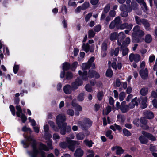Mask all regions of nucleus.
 Returning <instances> with one entry per match:
<instances>
[{
    "label": "nucleus",
    "mask_w": 157,
    "mask_h": 157,
    "mask_svg": "<svg viewBox=\"0 0 157 157\" xmlns=\"http://www.w3.org/2000/svg\"><path fill=\"white\" fill-rule=\"evenodd\" d=\"M26 140L25 141H22V144H23L24 148L28 147L30 144H32V147L33 149L32 152H28V153L31 156V157H36L37 155L39 152L37 149L36 147V142L35 140L31 137H25Z\"/></svg>",
    "instance_id": "obj_1"
},
{
    "label": "nucleus",
    "mask_w": 157,
    "mask_h": 157,
    "mask_svg": "<svg viewBox=\"0 0 157 157\" xmlns=\"http://www.w3.org/2000/svg\"><path fill=\"white\" fill-rule=\"evenodd\" d=\"M66 139L67 143L65 142H62L59 144L60 147L62 148L65 149L68 147L71 151H73L75 148V146L80 144L79 141L70 140L68 137H66Z\"/></svg>",
    "instance_id": "obj_2"
},
{
    "label": "nucleus",
    "mask_w": 157,
    "mask_h": 157,
    "mask_svg": "<svg viewBox=\"0 0 157 157\" xmlns=\"http://www.w3.org/2000/svg\"><path fill=\"white\" fill-rule=\"evenodd\" d=\"M78 73L80 76H82L83 79L86 81L88 79V77L91 78L94 77L96 78H98L100 77V75L98 73L90 70L88 74L87 71H85L82 73L80 70L79 71Z\"/></svg>",
    "instance_id": "obj_3"
},
{
    "label": "nucleus",
    "mask_w": 157,
    "mask_h": 157,
    "mask_svg": "<svg viewBox=\"0 0 157 157\" xmlns=\"http://www.w3.org/2000/svg\"><path fill=\"white\" fill-rule=\"evenodd\" d=\"M66 118L64 114H61L56 117V122L59 128H62L67 126V123L65 122Z\"/></svg>",
    "instance_id": "obj_4"
},
{
    "label": "nucleus",
    "mask_w": 157,
    "mask_h": 157,
    "mask_svg": "<svg viewBox=\"0 0 157 157\" xmlns=\"http://www.w3.org/2000/svg\"><path fill=\"white\" fill-rule=\"evenodd\" d=\"M78 124L82 129H86L91 126L92 122L89 119L86 118L78 121Z\"/></svg>",
    "instance_id": "obj_5"
},
{
    "label": "nucleus",
    "mask_w": 157,
    "mask_h": 157,
    "mask_svg": "<svg viewBox=\"0 0 157 157\" xmlns=\"http://www.w3.org/2000/svg\"><path fill=\"white\" fill-rule=\"evenodd\" d=\"M94 60L93 57H92L88 61L87 63H82V69L83 70H85L92 67L93 68L95 67V64L93 63Z\"/></svg>",
    "instance_id": "obj_6"
},
{
    "label": "nucleus",
    "mask_w": 157,
    "mask_h": 157,
    "mask_svg": "<svg viewBox=\"0 0 157 157\" xmlns=\"http://www.w3.org/2000/svg\"><path fill=\"white\" fill-rule=\"evenodd\" d=\"M17 111L16 113L18 117H20L22 122L24 123L27 119V117L25 115L22 113V110L21 107L19 105H17L16 107Z\"/></svg>",
    "instance_id": "obj_7"
},
{
    "label": "nucleus",
    "mask_w": 157,
    "mask_h": 157,
    "mask_svg": "<svg viewBox=\"0 0 157 157\" xmlns=\"http://www.w3.org/2000/svg\"><path fill=\"white\" fill-rule=\"evenodd\" d=\"M83 83L82 81L80 79V77H78L75 81L71 83V86L73 90L77 89L79 86Z\"/></svg>",
    "instance_id": "obj_8"
},
{
    "label": "nucleus",
    "mask_w": 157,
    "mask_h": 157,
    "mask_svg": "<svg viewBox=\"0 0 157 157\" xmlns=\"http://www.w3.org/2000/svg\"><path fill=\"white\" fill-rule=\"evenodd\" d=\"M52 144V141L51 140H49L47 142V144L48 146V147L46 145L41 144L40 145V148L45 151H48L49 150V149H53V147Z\"/></svg>",
    "instance_id": "obj_9"
},
{
    "label": "nucleus",
    "mask_w": 157,
    "mask_h": 157,
    "mask_svg": "<svg viewBox=\"0 0 157 157\" xmlns=\"http://www.w3.org/2000/svg\"><path fill=\"white\" fill-rule=\"evenodd\" d=\"M140 102V99L137 97H135L132 100L131 102L129 103L128 107L130 109H133L135 105H138Z\"/></svg>",
    "instance_id": "obj_10"
},
{
    "label": "nucleus",
    "mask_w": 157,
    "mask_h": 157,
    "mask_svg": "<svg viewBox=\"0 0 157 157\" xmlns=\"http://www.w3.org/2000/svg\"><path fill=\"white\" fill-rule=\"evenodd\" d=\"M129 59L131 62L134 61L136 62H137L140 60V56L138 54H134L132 53L129 55Z\"/></svg>",
    "instance_id": "obj_11"
},
{
    "label": "nucleus",
    "mask_w": 157,
    "mask_h": 157,
    "mask_svg": "<svg viewBox=\"0 0 157 157\" xmlns=\"http://www.w3.org/2000/svg\"><path fill=\"white\" fill-rule=\"evenodd\" d=\"M111 149L113 151L116 150V153L117 155H121L123 154L124 151L121 147L118 146H113L111 148Z\"/></svg>",
    "instance_id": "obj_12"
},
{
    "label": "nucleus",
    "mask_w": 157,
    "mask_h": 157,
    "mask_svg": "<svg viewBox=\"0 0 157 157\" xmlns=\"http://www.w3.org/2000/svg\"><path fill=\"white\" fill-rule=\"evenodd\" d=\"M127 7L126 5L122 4L120 7V9L122 12L121 15L122 17H125L128 15V13L126 12Z\"/></svg>",
    "instance_id": "obj_13"
},
{
    "label": "nucleus",
    "mask_w": 157,
    "mask_h": 157,
    "mask_svg": "<svg viewBox=\"0 0 157 157\" xmlns=\"http://www.w3.org/2000/svg\"><path fill=\"white\" fill-rule=\"evenodd\" d=\"M125 37V35L123 32H120L117 36V44L119 46H120L122 48L121 44V41Z\"/></svg>",
    "instance_id": "obj_14"
},
{
    "label": "nucleus",
    "mask_w": 157,
    "mask_h": 157,
    "mask_svg": "<svg viewBox=\"0 0 157 157\" xmlns=\"http://www.w3.org/2000/svg\"><path fill=\"white\" fill-rule=\"evenodd\" d=\"M126 102L125 101H123L121 104L120 109L123 113H125L128 111L129 110V108L128 106L126 105Z\"/></svg>",
    "instance_id": "obj_15"
},
{
    "label": "nucleus",
    "mask_w": 157,
    "mask_h": 157,
    "mask_svg": "<svg viewBox=\"0 0 157 157\" xmlns=\"http://www.w3.org/2000/svg\"><path fill=\"white\" fill-rule=\"evenodd\" d=\"M63 90L64 92L66 94H70L72 90H73L72 89V86L69 85H65L63 88Z\"/></svg>",
    "instance_id": "obj_16"
},
{
    "label": "nucleus",
    "mask_w": 157,
    "mask_h": 157,
    "mask_svg": "<svg viewBox=\"0 0 157 157\" xmlns=\"http://www.w3.org/2000/svg\"><path fill=\"white\" fill-rule=\"evenodd\" d=\"M140 143L143 144H146L148 141V140L145 134H142L139 138Z\"/></svg>",
    "instance_id": "obj_17"
},
{
    "label": "nucleus",
    "mask_w": 157,
    "mask_h": 157,
    "mask_svg": "<svg viewBox=\"0 0 157 157\" xmlns=\"http://www.w3.org/2000/svg\"><path fill=\"white\" fill-rule=\"evenodd\" d=\"M148 71L147 68L144 70H140V74L141 78L143 79H146L148 77Z\"/></svg>",
    "instance_id": "obj_18"
},
{
    "label": "nucleus",
    "mask_w": 157,
    "mask_h": 157,
    "mask_svg": "<svg viewBox=\"0 0 157 157\" xmlns=\"http://www.w3.org/2000/svg\"><path fill=\"white\" fill-rule=\"evenodd\" d=\"M141 133L142 134H145L148 139L152 141H154L156 140L155 137L151 134L144 131L142 132Z\"/></svg>",
    "instance_id": "obj_19"
},
{
    "label": "nucleus",
    "mask_w": 157,
    "mask_h": 157,
    "mask_svg": "<svg viewBox=\"0 0 157 157\" xmlns=\"http://www.w3.org/2000/svg\"><path fill=\"white\" fill-rule=\"evenodd\" d=\"M83 154V151L81 148H78L76 149L74 154V156L75 157H82Z\"/></svg>",
    "instance_id": "obj_20"
},
{
    "label": "nucleus",
    "mask_w": 157,
    "mask_h": 157,
    "mask_svg": "<svg viewBox=\"0 0 157 157\" xmlns=\"http://www.w3.org/2000/svg\"><path fill=\"white\" fill-rule=\"evenodd\" d=\"M147 98L146 97H143L142 99L141 107L143 109L145 108L147 106Z\"/></svg>",
    "instance_id": "obj_21"
},
{
    "label": "nucleus",
    "mask_w": 157,
    "mask_h": 157,
    "mask_svg": "<svg viewBox=\"0 0 157 157\" xmlns=\"http://www.w3.org/2000/svg\"><path fill=\"white\" fill-rule=\"evenodd\" d=\"M85 135L82 132L78 133L76 135V139L79 140H83L85 138Z\"/></svg>",
    "instance_id": "obj_22"
},
{
    "label": "nucleus",
    "mask_w": 157,
    "mask_h": 157,
    "mask_svg": "<svg viewBox=\"0 0 157 157\" xmlns=\"http://www.w3.org/2000/svg\"><path fill=\"white\" fill-rule=\"evenodd\" d=\"M144 113V115L148 119H151L154 117V115L152 112L151 111H147L145 112Z\"/></svg>",
    "instance_id": "obj_23"
},
{
    "label": "nucleus",
    "mask_w": 157,
    "mask_h": 157,
    "mask_svg": "<svg viewBox=\"0 0 157 157\" xmlns=\"http://www.w3.org/2000/svg\"><path fill=\"white\" fill-rule=\"evenodd\" d=\"M119 48H117L114 50H112L111 51L110 55L111 56L114 55L115 56H117L119 53Z\"/></svg>",
    "instance_id": "obj_24"
},
{
    "label": "nucleus",
    "mask_w": 157,
    "mask_h": 157,
    "mask_svg": "<svg viewBox=\"0 0 157 157\" xmlns=\"http://www.w3.org/2000/svg\"><path fill=\"white\" fill-rule=\"evenodd\" d=\"M138 5L135 1H132L131 2V7L132 9L134 10L136 13L138 9Z\"/></svg>",
    "instance_id": "obj_25"
},
{
    "label": "nucleus",
    "mask_w": 157,
    "mask_h": 157,
    "mask_svg": "<svg viewBox=\"0 0 157 157\" xmlns=\"http://www.w3.org/2000/svg\"><path fill=\"white\" fill-rule=\"evenodd\" d=\"M110 128L111 129L114 131H116V130L121 131V128L120 126L118 125H117L116 124H114L113 125L110 126Z\"/></svg>",
    "instance_id": "obj_26"
},
{
    "label": "nucleus",
    "mask_w": 157,
    "mask_h": 157,
    "mask_svg": "<svg viewBox=\"0 0 157 157\" xmlns=\"http://www.w3.org/2000/svg\"><path fill=\"white\" fill-rule=\"evenodd\" d=\"M143 24L144 25L145 29L147 30H149L151 29L150 24L147 20L145 19L144 21H143Z\"/></svg>",
    "instance_id": "obj_27"
},
{
    "label": "nucleus",
    "mask_w": 157,
    "mask_h": 157,
    "mask_svg": "<svg viewBox=\"0 0 157 157\" xmlns=\"http://www.w3.org/2000/svg\"><path fill=\"white\" fill-rule=\"evenodd\" d=\"M135 18L136 23L140 25L142 24H143V21H144L145 20V19H140L137 16H135Z\"/></svg>",
    "instance_id": "obj_28"
},
{
    "label": "nucleus",
    "mask_w": 157,
    "mask_h": 157,
    "mask_svg": "<svg viewBox=\"0 0 157 157\" xmlns=\"http://www.w3.org/2000/svg\"><path fill=\"white\" fill-rule=\"evenodd\" d=\"M101 48L102 52L106 51L107 49V42L106 41H104L102 44Z\"/></svg>",
    "instance_id": "obj_29"
},
{
    "label": "nucleus",
    "mask_w": 157,
    "mask_h": 157,
    "mask_svg": "<svg viewBox=\"0 0 157 157\" xmlns=\"http://www.w3.org/2000/svg\"><path fill=\"white\" fill-rule=\"evenodd\" d=\"M130 39L129 37H127L126 38L125 41H124L122 42V48H123V46H126L128 45V44H130Z\"/></svg>",
    "instance_id": "obj_30"
},
{
    "label": "nucleus",
    "mask_w": 157,
    "mask_h": 157,
    "mask_svg": "<svg viewBox=\"0 0 157 157\" xmlns=\"http://www.w3.org/2000/svg\"><path fill=\"white\" fill-rule=\"evenodd\" d=\"M148 91V89L146 88H143L140 90V94L143 96L146 95Z\"/></svg>",
    "instance_id": "obj_31"
},
{
    "label": "nucleus",
    "mask_w": 157,
    "mask_h": 157,
    "mask_svg": "<svg viewBox=\"0 0 157 157\" xmlns=\"http://www.w3.org/2000/svg\"><path fill=\"white\" fill-rule=\"evenodd\" d=\"M89 45L88 43L86 44H84L82 46V48L84 51L87 53L89 50Z\"/></svg>",
    "instance_id": "obj_32"
},
{
    "label": "nucleus",
    "mask_w": 157,
    "mask_h": 157,
    "mask_svg": "<svg viewBox=\"0 0 157 157\" xmlns=\"http://www.w3.org/2000/svg\"><path fill=\"white\" fill-rule=\"evenodd\" d=\"M113 75V72L111 69H108L107 70L106 73V76L109 77H112Z\"/></svg>",
    "instance_id": "obj_33"
},
{
    "label": "nucleus",
    "mask_w": 157,
    "mask_h": 157,
    "mask_svg": "<svg viewBox=\"0 0 157 157\" xmlns=\"http://www.w3.org/2000/svg\"><path fill=\"white\" fill-rule=\"evenodd\" d=\"M70 68V64L67 62L64 63L63 64L62 69L63 71H66Z\"/></svg>",
    "instance_id": "obj_34"
},
{
    "label": "nucleus",
    "mask_w": 157,
    "mask_h": 157,
    "mask_svg": "<svg viewBox=\"0 0 157 157\" xmlns=\"http://www.w3.org/2000/svg\"><path fill=\"white\" fill-rule=\"evenodd\" d=\"M117 36V33L114 32L112 33L110 35V39L112 41H115L116 39Z\"/></svg>",
    "instance_id": "obj_35"
},
{
    "label": "nucleus",
    "mask_w": 157,
    "mask_h": 157,
    "mask_svg": "<svg viewBox=\"0 0 157 157\" xmlns=\"http://www.w3.org/2000/svg\"><path fill=\"white\" fill-rule=\"evenodd\" d=\"M111 108L109 106H107L106 109L103 111V115H107L111 111Z\"/></svg>",
    "instance_id": "obj_36"
},
{
    "label": "nucleus",
    "mask_w": 157,
    "mask_h": 157,
    "mask_svg": "<svg viewBox=\"0 0 157 157\" xmlns=\"http://www.w3.org/2000/svg\"><path fill=\"white\" fill-rule=\"evenodd\" d=\"M84 143L86 145L90 147L92 146L93 143L91 140H89L87 139H86L84 141Z\"/></svg>",
    "instance_id": "obj_37"
},
{
    "label": "nucleus",
    "mask_w": 157,
    "mask_h": 157,
    "mask_svg": "<svg viewBox=\"0 0 157 157\" xmlns=\"http://www.w3.org/2000/svg\"><path fill=\"white\" fill-rule=\"evenodd\" d=\"M152 40V38L150 35L148 34L146 35L145 39V41L147 43H150Z\"/></svg>",
    "instance_id": "obj_38"
},
{
    "label": "nucleus",
    "mask_w": 157,
    "mask_h": 157,
    "mask_svg": "<svg viewBox=\"0 0 157 157\" xmlns=\"http://www.w3.org/2000/svg\"><path fill=\"white\" fill-rule=\"evenodd\" d=\"M89 6V2H86L84 3L81 6L82 10H84L86 9Z\"/></svg>",
    "instance_id": "obj_39"
},
{
    "label": "nucleus",
    "mask_w": 157,
    "mask_h": 157,
    "mask_svg": "<svg viewBox=\"0 0 157 157\" xmlns=\"http://www.w3.org/2000/svg\"><path fill=\"white\" fill-rule=\"evenodd\" d=\"M88 155L87 157H94V151L92 150H89L87 151Z\"/></svg>",
    "instance_id": "obj_40"
},
{
    "label": "nucleus",
    "mask_w": 157,
    "mask_h": 157,
    "mask_svg": "<svg viewBox=\"0 0 157 157\" xmlns=\"http://www.w3.org/2000/svg\"><path fill=\"white\" fill-rule=\"evenodd\" d=\"M123 132L124 134L126 136H130L131 135L130 132L125 128L123 129Z\"/></svg>",
    "instance_id": "obj_41"
},
{
    "label": "nucleus",
    "mask_w": 157,
    "mask_h": 157,
    "mask_svg": "<svg viewBox=\"0 0 157 157\" xmlns=\"http://www.w3.org/2000/svg\"><path fill=\"white\" fill-rule=\"evenodd\" d=\"M133 122L134 124L137 127L139 126L140 124V120L138 118H135L133 121Z\"/></svg>",
    "instance_id": "obj_42"
},
{
    "label": "nucleus",
    "mask_w": 157,
    "mask_h": 157,
    "mask_svg": "<svg viewBox=\"0 0 157 157\" xmlns=\"http://www.w3.org/2000/svg\"><path fill=\"white\" fill-rule=\"evenodd\" d=\"M125 97V93L124 92H121L119 95V99L120 101L123 100Z\"/></svg>",
    "instance_id": "obj_43"
},
{
    "label": "nucleus",
    "mask_w": 157,
    "mask_h": 157,
    "mask_svg": "<svg viewBox=\"0 0 157 157\" xmlns=\"http://www.w3.org/2000/svg\"><path fill=\"white\" fill-rule=\"evenodd\" d=\"M112 131L110 130H109L106 132V136L108 137L110 139H112L113 138V136L112 135L111 133Z\"/></svg>",
    "instance_id": "obj_44"
},
{
    "label": "nucleus",
    "mask_w": 157,
    "mask_h": 157,
    "mask_svg": "<svg viewBox=\"0 0 157 157\" xmlns=\"http://www.w3.org/2000/svg\"><path fill=\"white\" fill-rule=\"evenodd\" d=\"M84 94L83 93H80L78 96L77 99L79 101H83L84 99Z\"/></svg>",
    "instance_id": "obj_45"
},
{
    "label": "nucleus",
    "mask_w": 157,
    "mask_h": 157,
    "mask_svg": "<svg viewBox=\"0 0 157 157\" xmlns=\"http://www.w3.org/2000/svg\"><path fill=\"white\" fill-rule=\"evenodd\" d=\"M67 113L69 115L72 116L74 115V112L72 109H70L67 110Z\"/></svg>",
    "instance_id": "obj_46"
},
{
    "label": "nucleus",
    "mask_w": 157,
    "mask_h": 157,
    "mask_svg": "<svg viewBox=\"0 0 157 157\" xmlns=\"http://www.w3.org/2000/svg\"><path fill=\"white\" fill-rule=\"evenodd\" d=\"M109 67H112L113 69L115 70H117V67L116 63L115 62H113L112 63H111V62L109 63Z\"/></svg>",
    "instance_id": "obj_47"
},
{
    "label": "nucleus",
    "mask_w": 157,
    "mask_h": 157,
    "mask_svg": "<svg viewBox=\"0 0 157 157\" xmlns=\"http://www.w3.org/2000/svg\"><path fill=\"white\" fill-rule=\"evenodd\" d=\"M66 76L67 79H70L72 78L73 75L71 72H68L66 74Z\"/></svg>",
    "instance_id": "obj_48"
},
{
    "label": "nucleus",
    "mask_w": 157,
    "mask_h": 157,
    "mask_svg": "<svg viewBox=\"0 0 157 157\" xmlns=\"http://www.w3.org/2000/svg\"><path fill=\"white\" fill-rule=\"evenodd\" d=\"M110 7V4H107L106 6L105 7L104 10V12L105 13H107L109 11V10Z\"/></svg>",
    "instance_id": "obj_49"
},
{
    "label": "nucleus",
    "mask_w": 157,
    "mask_h": 157,
    "mask_svg": "<svg viewBox=\"0 0 157 157\" xmlns=\"http://www.w3.org/2000/svg\"><path fill=\"white\" fill-rule=\"evenodd\" d=\"M95 35V33L93 30H90L88 31V36L90 37H93Z\"/></svg>",
    "instance_id": "obj_50"
},
{
    "label": "nucleus",
    "mask_w": 157,
    "mask_h": 157,
    "mask_svg": "<svg viewBox=\"0 0 157 157\" xmlns=\"http://www.w3.org/2000/svg\"><path fill=\"white\" fill-rule=\"evenodd\" d=\"M78 64V63L77 62H74L72 64L71 68L72 70H74L76 68V67Z\"/></svg>",
    "instance_id": "obj_51"
},
{
    "label": "nucleus",
    "mask_w": 157,
    "mask_h": 157,
    "mask_svg": "<svg viewBox=\"0 0 157 157\" xmlns=\"http://www.w3.org/2000/svg\"><path fill=\"white\" fill-rule=\"evenodd\" d=\"M128 49L127 48H125L122 49V54L124 56L128 54Z\"/></svg>",
    "instance_id": "obj_52"
},
{
    "label": "nucleus",
    "mask_w": 157,
    "mask_h": 157,
    "mask_svg": "<svg viewBox=\"0 0 157 157\" xmlns=\"http://www.w3.org/2000/svg\"><path fill=\"white\" fill-rule=\"evenodd\" d=\"M19 69V66L17 65H15L14 66L13 70V72L15 74H16Z\"/></svg>",
    "instance_id": "obj_53"
},
{
    "label": "nucleus",
    "mask_w": 157,
    "mask_h": 157,
    "mask_svg": "<svg viewBox=\"0 0 157 157\" xmlns=\"http://www.w3.org/2000/svg\"><path fill=\"white\" fill-rule=\"evenodd\" d=\"M140 27L138 25L136 26L133 28V31L135 33H137L140 30Z\"/></svg>",
    "instance_id": "obj_54"
},
{
    "label": "nucleus",
    "mask_w": 157,
    "mask_h": 157,
    "mask_svg": "<svg viewBox=\"0 0 157 157\" xmlns=\"http://www.w3.org/2000/svg\"><path fill=\"white\" fill-rule=\"evenodd\" d=\"M117 24L115 22V21H113L109 25V27L110 29H112L117 25Z\"/></svg>",
    "instance_id": "obj_55"
},
{
    "label": "nucleus",
    "mask_w": 157,
    "mask_h": 157,
    "mask_svg": "<svg viewBox=\"0 0 157 157\" xmlns=\"http://www.w3.org/2000/svg\"><path fill=\"white\" fill-rule=\"evenodd\" d=\"M103 94L102 92H99L97 94V98L98 99L100 100L102 98Z\"/></svg>",
    "instance_id": "obj_56"
},
{
    "label": "nucleus",
    "mask_w": 157,
    "mask_h": 157,
    "mask_svg": "<svg viewBox=\"0 0 157 157\" xmlns=\"http://www.w3.org/2000/svg\"><path fill=\"white\" fill-rule=\"evenodd\" d=\"M140 123L144 125H145L147 123L146 119L143 117H142L140 120Z\"/></svg>",
    "instance_id": "obj_57"
},
{
    "label": "nucleus",
    "mask_w": 157,
    "mask_h": 157,
    "mask_svg": "<svg viewBox=\"0 0 157 157\" xmlns=\"http://www.w3.org/2000/svg\"><path fill=\"white\" fill-rule=\"evenodd\" d=\"M48 124H50V125L52 127V128L54 129L55 131H58V129H57V128H55L54 126V123L51 121H49L48 122Z\"/></svg>",
    "instance_id": "obj_58"
},
{
    "label": "nucleus",
    "mask_w": 157,
    "mask_h": 157,
    "mask_svg": "<svg viewBox=\"0 0 157 157\" xmlns=\"http://www.w3.org/2000/svg\"><path fill=\"white\" fill-rule=\"evenodd\" d=\"M86 90L88 92H90L92 91V88L89 85L87 84L85 86Z\"/></svg>",
    "instance_id": "obj_59"
},
{
    "label": "nucleus",
    "mask_w": 157,
    "mask_h": 157,
    "mask_svg": "<svg viewBox=\"0 0 157 157\" xmlns=\"http://www.w3.org/2000/svg\"><path fill=\"white\" fill-rule=\"evenodd\" d=\"M44 137L46 139H49L51 138L52 135L50 134L47 133V132H45Z\"/></svg>",
    "instance_id": "obj_60"
},
{
    "label": "nucleus",
    "mask_w": 157,
    "mask_h": 157,
    "mask_svg": "<svg viewBox=\"0 0 157 157\" xmlns=\"http://www.w3.org/2000/svg\"><path fill=\"white\" fill-rule=\"evenodd\" d=\"M29 121L31 122V125L33 126H35L36 125V122L34 119H31L30 117H29Z\"/></svg>",
    "instance_id": "obj_61"
},
{
    "label": "nucleus",
    "mask_w": 157,
    "mask_h": 157,
    "mask_svg": "<svg viewBox=\"0 0 157 157\" xmlns=\"http://www.w3.org/2000/svg\"><path fill=\"white\" fill-rule=\"evenodd\" d=\"M53 140H55L57 139H60V136L58 134L55 133L53 135Z\"/></svg>",
    "instance_id": "obj_62"
},
{
    "label": "nucleus",
    "mask_w": 157,
    "mask_h": 157,
    "mask_svg": "<svg viewBox=\"0 0 157 157\" xmlns=\"http://www.w3.org/2000/svg\"><path fill=\"white\" fill-rule=\"evenodd\" d=\"M92 13H90L87 15L85 18V21L86 22L88 21L90 17L92 16Z\"/></svg>",
    "instance_id": "obj_63"
},
{
    "label": "nucleus",
    "mask_w": 157,
    "mask_h": 157,
    "mask_svg": "<svg viewBox=\"0 0 157 157\" xmlns=\"http://www.w3.org/2000/svg\"><path fill=\"white\" fill-rule=\"evenodd\" d=\"M101 28V27L100 25H97L95 26L94 28V31L95 32H98L100 30Z\"/></svg>",
    "instance_id": "obj_64"
}]
</instances>
